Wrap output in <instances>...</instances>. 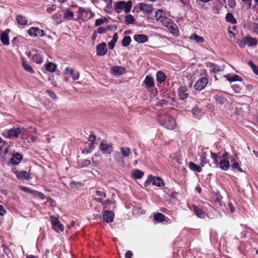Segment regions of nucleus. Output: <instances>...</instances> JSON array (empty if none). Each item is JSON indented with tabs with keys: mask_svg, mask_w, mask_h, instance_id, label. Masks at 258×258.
<instances>
[{
	"mask_svg": "<svg viewBox=\"0 0 258 258\" xmlns=\"http://www.w3.org/2000/svg\"><path fill=\"white\" fill-rule=\"evenodd\" d=\"M79 76H80L79 73L78 72H77L76 73H74L73 75L71 77H72L74 80H76L79 79Z\"/></svg>",
	"mask_w": 258,
	"mask_h": 258,
	"instance_id": "61",
	"label": "nucleus"
},
{
	"mask_svg": "<svg viewBox=\"0 0 258 258\" xmlns=\"http://www.w3.org/2000/svg\"><path fill=\"white\" fill-rule=\"evenodd\" d=\"M22 159V156L20 154L16 153L13 155L11 161L13 165H18L21 162Z\"/></svg>",
	"mask_w": 258,
	"mask_h": 258,
	"instance_id": "16",
	"label": "nucleus"
},
{
	"mask_svg": "<svg viewBox=\"0 0 258 258\" xmlns=\"http://www.w3.org/2000/svg\"><path fill=\"white\" fill-rule=\"evenodd\" d=\"M26 55L34 62L40 64L42 62L43 57L42 52L37 49H32L26 52Z\"/></svg>",
	"mask_w": 258,
	"mask_h": 258,
	"instance_id": "5",
	"label": "nucleus"
},
{
	"mask_svg": "<svg viewBox=\"0 0 258 258\" xmlns=\"http://www.w3.org/2000/svg\"><path fill=\"white\" fill-rule=\"evenodd\" d=\"M46 92L48 94V95L49 96V97H50L52 99H56V96L55 94L52 91L48 90L46 91Z\"/></svg>",
	"mask_w": 258,
	"mask_h": 258,
	"instance_id": "50",
	"label": "nucleus"
},
{
	"mask_svg": "<svg viewBox=\"0 0 258 258\" xmlns=\"http://www.w3.org/2000/svg\"><path fill=\"white\" fill-rule=\"evenodd\" d=\"M144 82L145 85L148 88L152 87L154 85V79H153V77L149 76H147L146 77L145 80Z\"/></svg>",
	"mask_w": 258,
	"mask_h": 258,
	"instance_id": "24",
	"label": "nucleus"
},
{
	"mask_svg": "<svg viewBox=\"0 0 258 258\" xmlns=\"http://www.w3.org/2000/svg\"><path fill=\"white\" fill-rule=\"evenodd\" d=\"M164 16L163 12L161 9L158 10L155 13V17L157 21H160Z\"/></svg>",
	"mask_w": 258,
	"mask_h": 258,
	"instance_id": "40",
	"label": "nucleus"
},
{
	"mask_svg": "<svg viewBox=\"0 0 258 258\" xmlns=\"http://www.w3.org/2000/svg\"><path fill=\"white\" fill-rule=\"evenodd\" d=\"M160 22L162 23L164 26L167 28L171 24V23L172 22V21L164 16L162 19H161Z\"/></svg>",
	"mask_w": 258,
	"mask_h": 258,
	"instance_id": "32",
	"label": "nucleus"
},
{
	"mask_svg": "<svg viewBox=\"0 0 258 258\" xmlns=\"http://www.w3.org/2000/svg\"><path fill=\"white\" fill-rule=\"evenodd\" d=\"M224 77L230 82L241 81L242 80V78L237 75H234L233 76H231L230 75L228 74L225 75Z\"/></svg>",
	"mask_w": 258,
	"mask_h": 258,
	"instance_id": "20",
	"label": "nucleus"
},
{
	"mask_svg": "<svg viewBox=\"0 0 258 258\" xmlns=\"http://www.w3.org/2000/svg\"><path fill=\"white\" fill-rule=\"evenodd\" d=\"M107 31V29L104 28V27H99L97 30V31L98 33H100V34H102V33H105L106 31Z\"/></svg>",
	"mask_w": 258,
	"mask_h": 258,
	"instance_id": "54",
	"label": "nucleus"
},
{
	"mask_svg": "<svg viewBox=\"0 0 258 258\" xmlns=\"http://www.w3.org/2000/svg\"><path fill=\"white\" fill-rule=\"evenodd\" d=\"M220 168L223 170H227L230 167L229 163L228 160L222 159L220 162Z\"/></svg>",
	"mask_w": 258,
	"mask_h": 258,
	"instance_id": "22",
	"label": "nucleus"
},
{
	"mask_svg": "<svg viewBox=\"0 0 258 258\" xmlns=\"http://www.w3.org/2000/svg\"><path fill=\"white\" fill-rule=\"evenodd\" d=\"M133 252L130 250L127 251L125 254V256L126 258H131Z\"/></svg>",
	"mask_w": 258,
	"mask_h": 258,
	"instance_id": "62",
	"label": "nucleus"
},
{
	"mask_svg": "<svg viewBox=\"0 0 258 258\" xmlns=\"http://www.w3.org/2000/svg\"><path fill=\"white\" fill-rule=\"evenodd\" d=\"M50 220L52 225V228L55 231L57 232L59 231H63V226L57 218L51 216L50 217Z\"/></svg>",
	"mask_w": 258,
	"mask_h": 258,
	"instance_id": "8",
	"label": "nucleus"
},
{
	"mask_svg": "<svg viewBox=\"0 0 258 258\" xmlns=\"http://www.w3.org/2000/svg\"><path fill=\"white\" fill-rule=\"evenodd\" d=\"M139 9L144 13H151L153 10L152 5L141 3L139 4Z\"/></svg>",
	"mask_w": 258,
	"mask_h": 258,
	"instance_id": "14",
	"label": "nucleus"
},
{
	"mask_svg": "<svg viewBox=\"0 0 258 258\" xmlns=\"http://www.w3.org/2000/svg\"><path fill=\"white\" fill-rule=\"evenodd\" d=\"M5 213L6 211L4 209V207L0 205V215L3 216Z\"/></svg>",
	"mask_w": 258,
	"mask_h": 258,
	"instance_id": "63",
	"label": "nucleus"
},
{
	"mask_svg": "<svg viewBox=\"0 0 258 258\" xmlns=\"http://www.w3.org/2000/svg\"><path fill=\"white\" fill-rule=\"evenodd\" d=\"M15 173L19 179L27 180L30 178V173L26 171H16Z\"/></svg>",
	"mask_w": 258,
	"mask_h": 258,
	"instance_id": "15",
	"label": "nucleus"
},
{
	"mask_svg": "<svg viewBox=\"0 0 258 258\" xmlns=\"http://www.w3.org/2000/svg\"><path fill=\"white\" fill-rule=\"evenodd\" d=\"M228 206L231 213H233L235 211V209L232 204L231 203H228Z\"/></svg>",
	"mask_w": 258,
	"mask_h": 258,
	"instance_id": "58",
	"label": "nucleus"
},
{
	"mask_svg": "<svg viewBox=\"0 0 258 258\" xmlns=\"http://www.w3.org/2000/svg\"><path fill=\"white\" fill-rule=\"evenodd\" d=\"M91 162L89 160L85 159L82 161V166H87L90 164Z\"/></svg>",
	"mask_w": 258,
	"mask_h": 258,
	"instance_id": "57",
	"label": "nucleus"
},
{
	"mask_svg": "<svg viewBox=\"0 0 258 258\" xmlns=\"http://www.w3.org/2000/svg\"><path fill=\"white\" fill-rule=\"evenodd\" d=\"M188 166L189 168L193 171L200 172L202 170V167L200 166L197 165L192 162H189Z\"/></svg>",
	"mask_w": 258,
	"mask_h": 258,
	"instance_id": "25",
	"label": "nucleus"
},
{
	"mask_svg": "<svg viewBox=\"0 0 258 258\" xmlns=\"http://www.w3.org/2000/svg\"><path fill=\"white\" fill-rule=\"evenodd\" d=\"M208 83V81L206 78H202L196 82L195 88L197 90L201 91L206 87Z\"/></svg>",
	"mask_w": 258,
	"mask_h": 258,
	"instance_id": "9",
	"label": "nucleus"
},
{
	"mask_svg": "<svg viewBox=\"0 0 258 258\" xmlns=\"http://www.w3.org/2000/svg\"><path fill=\"white\" fill-rule=\"evenodd\" d=\"M114 213L111 211H105L104 212L102 217L103 220L106 222H111L113 220Z\"/></svg>",
	"mask_w": 258,
	"mask_h": 258,
	"instance_id": "13",
	"label": "nucleus"
},
{
	"mask_svg": "<svg viewBox=\"0 0 258 258\" xmlns=\"http://www.w3.org/2000/svg\"><path fill=\"white\" fill-rule=\"evenodd\" d=\"M211 71L214 73L223 71V69H221L216 64H212L211 66Z\"/></svg>",
	"mask_w": 258,
	"mask_h": 258,
	"instance_id": "45",
	"label": "nucleus"
},
{
	"mask_svg": "<svg viewBox=\"0 0 258 258\" xmlns=\"http://www.w3.org/2000/svg\"><path fill=\"white\" fill-rule=\"evenodd\" d=\"M96 194L97 196L100 198H105L106 197V194L102 191L96 190Z\"/></svg>",
	"mask_w": 258,
	"mask_h": 258,
	"instance_id": "49",
	"label": "nucleus"
},
{
	"mask_svg": "<svg viewBox=\"0 0 258 258\" xmlns=\"http://www.w3.org/2000/svg\"><path fill=\"white\" fill-rule=\"evenodd\" d=\"M31 128V127L26 129L23 128H20L19 127H14L10 130L4 131L3 132V135L5 137L9 139L17 138L18 137L19 135L23 133V131H27Z\"/></svg>",
	"mask_w": 258,
	"mask_h": 258,
	"instance_id": "3",
	"label": "nucleus"
},
{
	"mask_svg": "<svg viewBox=\"0 0 258 258\" xmlns=\"http://www.w3.org/2000/svg\"><path fill=\"white\" fill-rule=\"evenodd\" d=\"M100 150L104 153L110 154L112 151V147L111 145H109L106 141H103L101 143L99 146Z\"/></svg>",
	"mask_w": 258,
	"mask_h": 258,
	"instance_id": "10",
	"label": "nucleus"
},
{
	"mask_svg": "<svg viewBox=\"0 0 258 258\" xmlns=\"http://www.w3.org/2000/svg\"><path fill=\"white\" fill-rule=\"evenodd\" d=\"M21 59L22 60V64L24 70L28 72L33 74L34 71L32 68L29 64H27L23 58H21Z\"/></svg>",
	"mask_w": 258,
	"mask_h": 258,
	"instance_id": "31",
	"label": "nucleus"
},
{
	"mask_svg": "<svg viewBox=\"0 0 258 258\" xmlns=\"http://www.w3.org/2000/svg\"><path fill=\"white\" fill-rule=\"evenodd\" d=\"M134 39L138 43H145L148 40V37L143 34H136L134 35Z\"/></svg>",
	"mask_w": 258,
	"mask_h": 258,
	"instance_id": "17",
	"label": "nucleus"
},
{
	"mask_svg": "<svg viewBox=\"0 0 258 258\" xmlns=\"http://www.w3.org/2000/svg\"><path fill=\"white\" fill-rule=\"evenodd\" d=\"M210 155L211 157L213 159L214 163L218 166V155L213 153L208 148H205L203 150L202 154L201 156L200 161L201 164L202 166L206 164H208L209 166L211 167V165L209 163V161L208 159V157Z\"/></svg>",
	"mask_w": 258,
	"mask_h": 258,
	"instance_id": "1",
	"label": "nucleus"
},
{
	"mask_svg": "<svg viewBox=\"0 0 258 258\" xmlns=\"http://www.w3.org/2000/svg\"><path fill=\"white\" fill-rule=\"evenodd\" d=\"M231 168L234 170L236 169L238 171L240 172H243V170L239 166V164L236 162H234L231 164Z\"/></svg>",
	"mask_w": 258,
	"mask_h": 258,
	"instance_id": "44",
	"label": "nucleus"
},
{
	"mask_svg": "<svg viewBox=\"0 0 258 258\" xmlns=\"http://www.w3.org/2000/svg\"><path fill=\"white\" fill-rule=\"evenodd\" d=\"M106 21V19L105 18H101V19H97L95 21V26H99L105 23V22Z\"/></svg>",
	"mask_w": 258,
	"mask_h": 258,
	"instance_id": "46",
	"label": "nucleus"
},
{
	"mask_svg": "<svg viewBox=\"0 0 258 258\" xmlns=\"http://www.w3.org/2000/svg\"><path fill=\"white\" fill-rule=\"evenodd\" d=\"M120 154L122 157H127L132 153L131 149L128 147H122L120 148Z\"/></svg>",
	"mask_w": 258,
	"mask_h": 258,
	"instance_id": "19",
	"label": "nucleus"
},
{
	"mask_svg": "<svg viewBox=\"0 0 258 258\" xmlns=\"http://www.w3.org/2000/svg\"><path fill=\"white\" fill-rule=\"evenodd\" d=\"M226 20L227 22L231 23V24H235L236 23V20L234 18L233 15L230 13H228L226 15Z\"/></svg>",
	"mask_w": 258,
	"mask_h": 258,
	"instance_id": "37",
	"label": "nucleus"
},
{
	"mask_svg": "<svg viewBox=\"0 0 258 258\" xmlns=\"http://www.w3.org/2000/svg\"><path fill=\"white\" fill-rule=\"evenodd\" d=\"M164 215L161 213H157L154 216V219L159 222L163 221L164 220Z\"/></svg>",
	"mask_w": 258,
	"mask_h": 258,
	"instance_id": "42",
	"label": "nucleus"
},
{
	"mask_svg": "<svg viewBox=\"0 0 258 258\" xmlns=\"http://www.w3.org/2000/svg\"><path fill=\"white\" fill-rule=\"evenodd\" d=\"M162 124L169 130H173L176 126L174 119L168 114L162 115L160 118Z\"/></svg>",
	"mask_w": 258,
	"mask_h": 258,
	"instance_id": "4",
	"label": "nucleus"
},
{
	"mask_svg": "<svg viewBox=\"0 0 258 258\" xmlns=\"http://www.w3.org/2000/svg\"><path fill=\"white\" fill-rule=\"evenodd\" d=\"M16 20L19 25H26L28 23V21L26 18L22 15L17 16L16 17Z\"/></svg>",
	"mask_w": 258,
	"mask_h": 258,
	"instance_id": "28",
	"label": "nucleus"
},
{
	"mask_svg": "<svg viewBox=\"0 0 258 258\" xmlns=\"http://www.w3.org/2000/svg\"><path fill=\"white\" fill-rule=\"evenodd\" d=\"M253 32L258 33V24L253 23L252 26Z\"/></svg>",
	"mask_w": 258,
	"mask_h": 258,
	"instance_id": "56",
	"label": "nucleus"
},
{
	"mask_svg": "<svg viewBox=\"0 0 258 258\" xmlns=\"http://www.w3.org/2000/svg\"><path fill=\"white\" fill-rule=\"evenodd\" d=\"M245 43L249 46H251L256 45L257 44V41L254 38L247 37L245 39Z\"/></svg>",
	"mask_w": 258,
	"mask_h": 258,
	"instance_id": "34",
	"label": "nucleus"
},
{
	"mask_svg": "<svg viewBox=\"0 0 258 258\" xmlns=\"http://www.w3.org/2000/svg\"><path fill=\"white\" fill-rule=\"evenodd\" d=\"M131 42V38L128 36H125L122 40V45L124 47L128 46Z\"/></svg>",
	"mask_w": 258,
	"mask_h": 258,
	"instance_id": "41",
	"label": "nucleus"
},
{
	"mask_svg": "<svg viewBox=\"0 0 258 258\" xmlns=\"http://www.w3.org/2000/svg\"><path fill=\"white\" fill-rule=\"evenodd\" d=\"M153 184L158 187H163L164 186V183L162 179L159 177H154L152 179Z\"/></svg>",
	"mask_w": 258,
	"mask_h": 258,
	"instance_id": "23",
	"label": "nucleus"
},
{
	"mask_svg": "<svg viewBox=\"0 0 258 258\" xmlns=\"http://www.w3.org/2000/svg\"><path fill=\"white\" fill-rule=\"evenodd\" d=\"M190 39L195 40V41L198 43H201L204 41V39L203 37L199 36L196 34H193L192 35H191Z\"/></svg>",
	"mask_w": 258,
	"mask_h": 258,
	"instance_id": "38",
	"label": "nucleus"
},
{
	"mask_svg": "<svg viewBox=\"0 0 258 258\" xmlns=\"http://www.w3.org/2000/svg\"><path fill=\"white\" fill-rule=\"evenodd\" d=\"M31 37H42L44 35V31L38 27H32L28 31Z\"/></svg>",
	"mask_w": 258,
	"mask_h": 258,
	"instance_id": "7",
	"label": "nucleus"
},
{
	"mask_svg": "<svg viewBox=\"0 0 258 258\" xmlns=\"http://www.w3.org/2000/svg\"><path fill=\"white\" fill-rule=\"evenodd\" d=\"M74 16V13L72 11L68 9L65 11L63 18L67 20H72L73 19Z\"/></svg>",
	"mask_w": 258,
	"mask_h": 258,
	"instance_id": "36",
	"label": "nucleus"
},
{
	"mask_svg": "<svg viewBox=\"0 0 258 258\" xmlns=\"http://www.w3.org/2000/svg\"><path fill=\"white\" fill-rule=\"evenodd\" d=\"M107 51L106 44L105 42L101 43L97 45L96 48L97 54L99 56L104 55Z\"/></svg>",
	"mask_w": 258,
	"mask_h": 258,
	"instance_id": "11",
	"label": "nucleus"
},
{
	"mask_svg": "<svg viewBox=\"0 0 258 258\" xmlns=\"http://www.w3.org/2000/svg\"><path fill=\"white\" fill-rule=\"evenodd\" d=\"M232 87L234 91L236 93H239L241 90L240 88L237 85H233Z\"/></svg>",
	"mask_w": 258,
	"mask_h": 258,
	"instance_id": "53",
	"label": "nucleus"
},
{
	"mask_svg": "<svg viewBox=\"0 0 258 258\" xmlns=\"http://www.w3.org/2000/svg\"><path fill=\"white\" fill-rule=\"evenodd\" d=\"M178 95L179 98L181 100L186 99L188 96L187 93V88L185 86H180L178 89Z\"/></svg>",
	"mask_w": 258,
	"mask_h": 258,
	"instance_id": "12",
	"label": "nucleus"
},
{
	"mask_svg": "<svg viewBox=\"0 0 258 258\" xmlns=\"http://www.w3.org/2000/svg\"><path fill=\"white\" fill-rule=\"evenodd\" d=\"M167 103V101L165 100H161V101H159L157 104V106H162L164 104H166Z\"/></svg>",
	"mask_w": 258,
	"mask_h": 258,
	"instance_id": "60",
	"label": "nucleus"
},
{
	"mask_svg": "<svg viewBox=\"0 0 258 258\" xmlns=\"http://www.w3.org/2000/svg\"><path fill=\"white\" fill-rule=\"evenodd\" d=\"M248 63L252 69L253 73L256 75H258V67L254 64L251 61H249Z\"/></svg>",
	"mask_w": 258,
	"mask_h": 258,
	"instance_id": "43",
	"label": "nucleus"
},
{
	"mask_svg": "<svg viewBox=\"0 0 258 258\" xmlns=\"http://www.w3.org/2000/svg\"><path fill=\"white\" fill-rule=\"evenodd\" d=\"M193 210L195 214L200 218L204 217V212L201 209L198 208L196 206H193Z\"/></svg>",
	"mask_w": 258,
	"mask_h": 258,
	"instance_id": "39",
	"label": "nucleus"
},
{
	"mask_svg": "<svg viewBox=\"0 0 258 258\" xmlns=\"http://www.w3.org/2000/svg\"><path fill=\"white\" fill-rule=\"evenodd\" d=\"M167 28L170 31V32L174 36H177L178 33L177 27L173 22Z\"/></svg>",
	"mask_w": 258,
	"mask_h": 258,
	"instance_id": "21",
	"label": "nucleus"
},
{
	"mask_svg": "<svg viewBox=\"0 0 258 258\" xmlns=\"http://www.w3.org/2000/svg\"><path fill=\"white\" fill-rule=\"evenodd\" d=\"M144 173L140 170H135L132 172L133 176L136 179H140L144 175Z\"/></svg>",
	"mask_w": 258,
	"mask_h": 258,
	"instance_id": "33",
	"label": "nucleus"
},
{
	"mask_svg": "<svg viewBox=\"0 0 258 258\" xmlns=\"http://www.w3.org/2000/svg\"><path fill=\"white\" fill-rule=\"evenodd\" d=\"M124 72V69L122 67L114 66L112 69V73L115 76L121 75Z\"/></svg>",
	"mask_w": 258,
	"mask_h": 258,
	"instance_id": "18",
	"label": "nucleus"
},
{
	"mask_svg": "<svg viewBox=\"0 0 258 258\" xmlns=\"http://www.w3.org/2000/svg\"><path fill=\"white\" fill-rule=\"evenodd\" d=\"M135 21V19L132 15L128 14L125 17V23L127 25L134 24Z\"/></svg>",
	"mask_w": 258,
	"mask_h": 258,
	"instance_id": "35",
	"label": "nucleus"
},
{
	"mask_svg": "<svg viewBox=\"0 0 258 258\" xmlns=\"http://www.w3.org/2000/svg\"><path fill=\"white\" fill-rule=\"evenodd\" d=\"M89 141L91 142L92 144H93L95 140V135H90L89 138Z\"/></svg>",
	"mask_w": 258,
	"mask_h": 258,
	"instance_id": "59",
	"label": "nucleus"
},
{
	"mask_svg": "<svg viewBox=\"0 0 258 258\" xmlns=\"http://www.w3.org/2000/svg\"><path fill=\"white\" fill-rule=\"evenodd\" d=\"M89 11L80 7L78 9V13L80 14V17H83L84 14L87 13Z\"/></svg>",
	"mask_w": 258,
	"mask_h": 258,
	"instance_id": "48",
	"label": "nucleus"
},
{
	"mask_svg": "<svg viewBox=\"0 0 258 258\" xmlns=\"http://www.w3.org/2000/svg\"><path fill=\"white\" fill-rule=\"evenodd\" d=\"M116 41L113 40H111L109 43H108V48L110 49H113L114 46H115V44L116 43Z\"/></svg>",
	"mask_w": 258,
	"mask_h": 258,
	"instance_id": "51",
	"label": "nucleus"
},
{
	"mask_svg": "<svg viewBox=\"0 0 258 258\" xmlns=\"http://www.w3.org/2000/svg\"><path fill=\"white\" fill-rule=\"evenodd\" d=\"M113 157L117 163H122L123 162V158L118 151H115L113 153Z\"/></svg>",
	"mask_w": 258,
	"mask_h": 258,
	"instance_id": "29",
	"label": "nucleus"
},
{
	"mask_svg": "<svg viewBox=\"0 0 258 258\" xmlns=\"http://www.w3.org/2000/svg\"><path fill=\"white\" fill-rule=\"evenodd\" d=\"M213 97L215 100L216 105L220 109H223L225 108L227 99L222 96L221 93L215 94Z\"/></svg>",
	"mask_w": 258,
	"mask_h": 258,
	"instance_id": "6",
	"label": "nucleus"
},
{
	"mask_svg": "<svg viewBox=\"0 0 258 258\" xmlns=\"http://www.w3.org/2000/svg\"><path fill=\"white\" fill-rule=\"evenodd\" d=\"M56 66L55 64L49 62L45 64V69L48 72L53 73L55 71Z\"/></svg>",
	"mask_w": 258,
	"mask_h": 258,
	"instance_id": "30",
	"label": "nucleus"
},
{
	"mask_svg": "<svg viewBox=\"0 0 258 258\" xmlns=\"http://www.w3.org/2000/svg\"><path fill=\"white\" fill-rule=\"evenodd\" d=\"M201 112V110L198 108H194L192 109L193 114L198 116Z\"/></svg>",
	"mask_w": 258,
	"mask_h": 258,
	"instance_id": "55",
	"label": "nucleus"
},
{
	"mask_svg": "<svg viewBox=\"0 0 258 258\" xmlns=\"http://www.w3.org/2000/svg\"><path fill=\"white\" fill-rule=\"evenodd\" d=\"M132 7V2L128 1L126 2L124 1H118L114 3V8L115 12L119 14L122 10H123L125 13L130 12Z\"/></svg>",
	"mask_w": 258,
	"mask_h": 258,
	"instance_id": "2",
	"label": "nucleus"
},
{
	"mask_svg": "<svg viewBox=\"0 0 258 258\" xmlns=\"http://www.w3.org/2000/svg\"><path fill=\"white\" fill-rule=\"evenodd\" d=\"M74 73V70L72 68L67 67L65 69V74L68 75L69 77L73 76Z\"/></svg>",
	"mask_w": 258,
	"mask_h": 258,
	"instance_id": "47",
	"label": "nucleus"
},
{
	"mask_svg": "<svg viewBox=\"0 0 258 258\" xmlns=\"http://www.w3.org/2000/svg\"><path fill=\"white\" fill-rule=\"evenodd\" d=\"M19 188L24 191V192H28V193H30V191H31V189L28 187H25V186H20L19 187Z\"/></svg>",
	"mask_w": 258,
	"mask_h": 258,
	"instance_id": "52",
	"label": "nucleus"
},
{
	"mask_svg": "<svg viewBox=\"0 0 258 258\" xmlns=\"http://www.w3.org/2000/svg\"><path fill=\"white\" fill-rule=\"evenodd\" d=\"M166 76L162 71H158L156 74V79L158 82L161 83L166 80Z\"/></svg>",
	"mask_w": 258,
	"mask_h": 258,
	"instance_id": "26",
	"label": "nucleus"
},
{
	"mask_svg": "<svg viewBox=\"0 0 258 258\" xmlns=\"http://www.w3.org/2000/svg\"><path fill=\"white\" fill-rule=\"evenodd\" d=\"M1 40L2 42L4 45H9V39L8 34L6 33V32H4L1 36Z\"/></svg>",
	"mask_w": 258,
	"mask_h": 258,
	"instance_id": "27",
	"label": "nucleus"
},
{
	"mask_svg": "<svg viewBox=\"0 0 258 258\" xmlns=\"http://www.w3.org/2000/svg\"><path fill=\"white\" fill-rule=\"evenodd\" d=\"M38 193H39V191H37L34 190H32V189H31V191L30 192V194H31L34 197H37V196L38 195Z\"/></svg>",
	"mask_w": 258,
	"mask_h": 258,
	"instance_id": "64",
	"label": "nucleus"
}]
</instances>
